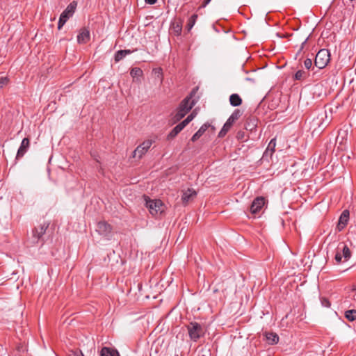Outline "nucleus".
Here are the masks:
<instances>
[{"mask_svg": "<svg viewBox=\"0 0 356 356\" xmlns=\"http://www.w3.org/2000/svg\"><path fill=\"white\" fill-rule=\"evenodd\" d=\"M77 6V3L75 1H72L67 8L60 14L58 23V29L60 30L67 20L71 18L75 13Z\"/></svg>", "mask_w": 356, "mask_h": 356, "instance_id": "f257e3e1", "label": "nucleus"}, {"mask_svg": "<svg viewBox=\"0 0 356 356\" xmlns=\"http://www.w3.org/2000/svg\"><path fill=\"white\" fill-rule=\"evenodd\" d=\"M191 340L194 342L198 341L202 337L204 336V330L202 325L197 322H191L186 325Z\"/></svg>", "mask_w": 356, "mask_h": 356, "instance_id": "f03ea898", "label": "nucleus"}, {"mask_svg": "<svg viewBox=\"0 0 356 356\" xmlns=\"http://www.w3.org/2000/svg\"><path fill=\"white\" fill-rule=\"evenodd\" d=\"M145 198V205L152 215H157L164 211V205L160 200H151L147 197Z\"/></svg>", "mask_w": 356, "mask_h": 356, "instance_id": "7ed1b4c3", "label": "nucleus"}, {"mask_svg": "<svg viewBox=\"0 0 356 356\" xmlns=\"http://www.w3.org/2000/svg\"><path fill=\"white\" fill-rule=\"evenodd\" d=\"M330 60V54L326 49H322L318 51L316 55L314 65L318 69H323L326 67Z\"/></svg>", "mask_w": 356, "mask_h": 356, "instance_id": "20e7f679", "label": "nucleus"}, {"mask_svg": "<svg viewBox=\"0 0 356 356\" xmlns=\"http://www.w3.org/2000/svg\"><path fill=\"white\" fill-rule=\"evenodd\" d=\"M351 257V252L346 244L340 243L338 245L337 252L335 254V260L337 263L342 261V258H344L343 261H348Z\"/></svg>", "mask_w": 356, "mask_h": 356, "instance_id": "39448f33", "label": "nucleus"}, {"mask_svg": "<svg viewBox=\"0 0 356 356\" xmlns=\"http://www.w3.org/2000/svg\"><path fill=\"white\" fill-rule=\"evenodd\" d=\"M153 143L152 140H147L139 145L133 152L132 156L134 158L141 159L142 156L148 151Z\"/></svg>", "mask_w": 356, "mask_h": 356, "instance_id": "423d86ee", "label": "nucleus"}, {"mask_svg": "<svg viewBox=\"0 0 356 356\" xmlns=\"http://www.w3.org/2000/svg\"><path fill=\"white\" fill-rule=\"evenodd\" d=\"M194 92V91H192L188 96L184 98L181 102V103L179 105V107L177 108L179 110L182 111V112L185 113L186 115L191 110V108L195 104V102L192 99Z\"/></svg>", "mask_w": 356, "mask_h": 356, "instance_id": "0eeeda50", "label": "nucleus"}, {"mask_svg": "<svg viewBox=\"0 0 356 356\" xmlns=\"http://www.w3.org/2000/svg\"><path fill=\"white\" fill-rule=\"evenodd\" d=\"M96 231L99 235L109 238L112 236V227L106 221H100L97 225Z\"/></svg>", "mask_w": 356, "mask_h": 356, "instance_id": "6e6552de", "label": "nucleus"}, {"mask_svg": "<svg viewBox=\"0 0 356 356\" xmlns=\"http://www.w3.org/2000/svg\"><path fill=\"white\" fill-rule=\"evenodd\" d=\"M327 118L326 111L321 110L318 112L316 118L313 120V124L316 125L318 128H324L329 123V122H324V118L327 119Z\"/></svg>", "mask_w": 356, "mask_h": 356, "instance_id": "1a4fd4ad", "label": "nucleus"}, {"mask_svg": "<svg viewBox=\"0 0 356 356\" xmlns=\"http://www.w3.org/2000/svg\"><path fill=\"white\" fill-rule=\"evenodd\" d=\"M265 198L263 197H257L252 202L250 206V211L253 214L258 213L265 204Z\"/></svg>", "mask_w": 356, "mask_h": 356, "instance_id": "9d476101", "label": "nucleus"}, {"mask_svg": "<svg viewBox=\"0 0 356 356\" xmlns=\"http://www.w3.org/2000/svg\"><path fill=\"white\" fill-rule=\"evenodd\" d=\"M90 39V33L88 29L83 27L80 29L77 35V42L79 44H86Z\"/></svg>", "mask_w": 356, "mask_h": 356, "instance_id": "9b49d317", "label": "nucleus"}, {"mask_svg": "<svg viewBox=\"0 0 356 356\" xmlns=\"http://www.w3.org/2000/svg\"><path fill=\"white\" fill-rule=\"evenodd\" d=\"M29 145H30L29 139L28 138H24L22 140L21 145L17 150V153L16 155L17 159L22 158L25 154V153L27 152V150L29 147Z\"/></svg>", "mask_w": 356, "mask_h": 356, "instance_id": "f8f14e48", "label": "nucleus"}, {"mask_svg": "<svg viewBox=\"0 0 356 356\" xmlns=\"http://www.w3.org/2000/svg\"><path fill=\"white\" fill-rule=\"evenodd\" d=\"M349 211L348 210H344L341 214L339 222L337 226V229L338 231H341L347 225L348 219H349Z\"/></svg>", "mask_w": 356, "mask_h": 356, "instance_id": "ddd939ff", "label": "nucleus"}, {"mask_svg": "<svg viewBox=\"0 0 356 356\" xmlns=\"http://www.w3.org/2000/svg\"><path fill=\"white\" fill-rule=\"evenodd\" d=\"M257 122L258 120L254 116H250L247 118L245 124V129L247 131H250L252 133L253 131H256V129L257 127Z\"/></svg>", "mask_w": 356, "mask_h": 356, "instance_id": "4468645a", "label": "nucleus"}, {"mask_svg": "<svg viewBox=\"0 0 356 356\" xmlns=\"http://www.w3.org/2000/svg\"><path fill=\"white\" fill-rule=\"evenodd\" d=\"M197 195L195 191L193 188H188L186 191L183 192L181 196V200L183 203L187 204L190 201L193 200Z\"/></svg>", "mask_w": 356, "mask_h": 356, "instance_id": "2eb2a0df", "label": "nucleus"}, {"mask_svg": "<svg viewBox=\"0 0 356 356\" xmlns=\"http://www.w3.org/2000/svg\"><path fill=\"white\" fill-rule=\"evenodd\" d=\"M48 227V225H41L38 227H35L33 231V237L37 240V241L41 238V237L44 235L46 232V229Z\"/></svg>", "mask_w": 356, "mask_h": 356, "instance_id": "dca6fc26", "label": "nucleus"}, {"mask_svg": "<svg viewBox=\"0 0 356 356\" xmlns=\"http://www.w3.org/2000/svg\"><path fill=\"white\" fill-rule=\"evenodd\" d=\"M209 127L211 126L209 123H204V124H202L201 127L199 129V130L193 134V136L191 138V140L193 142L197 140L204 134V132Z\"/></svg>", "mask_w": 356, "mask_h": 356, "instance_id": "f3484780", "label": "nucleus"}, {"mask_svg": "<svg viewBox=\"0 0 356 356\" xmlns=\"http://www.w3.org/2000/svg\"><path fill=\"white\" fill-rule=\"evenodd\" d=\"M100 356H120V354L118 350L113 348L104 347L100 351Z\"/></svg>", "mask_w": 356, "mask_h": 356, "instance_id": "a211bd4d", "label": "nucleus"}, {"mask_svg": "<svg viewBox=\"0 0 356 356\" xmlns=\"http://www.w3.org/2000/svg\"><path fill=\"white\" fill-rule=\"evenodd\" d=\"M233 124H234L233 122L230 121L229 119L228 118L227 120L226 121V122L224 124L222 128L218 133V137L223 138L227 134V133L229 131V129L232 127Z\"/></svg>", "mask_w": 356, "mask_h": 356, "instance_id": "6ab92c4d", "label": "nucleus"}, {"mask_svg": "<svg viewBox=\"0 0 356 356\" xmlns=\"http://www.w3.org/2000/svg\"><path fill=\"white\" fill-rule=\"evenodd\" d=\"M229 103L232 106H238L242 104V99L236 94H232L229 96Z\"/></svg>", "mask_w": 356, "mask_h": 356, "instance_id": "aec40b11", "label": "nucleus"}, {"mask_svg": "<svg viewBox=\"0 0 356 356\" xmlns=\"http://www.w3.org/2000/svg\"><path fill=\"white\" fill-rule=\"evenodd\" d=\"M131 53V51L129 49H124L119 50L115 54V62H119L122 59H123L127 55H129Z\"/></svg>", "mask_w": 356, "mask_h": 356, "instance_id": "412c9836", "label": "nucleus"}, {"mask_svg": "<svg viewBox=\"0 0 356 356\" xmlns=\"http://www.w3.org/2000/svg\"><path fill=\"white\" fill-rule=\"evenodd\" d=\"M266 340L270 344H276L279 341V337L277 334L273 332L267 333Z\"/></svg>", "mask_w": 356, "mask_h": 356, "instance_id": "4be33fe9", "label": "nucleus"}, {"mask_svg": "<svg viewBox=\"0 0 356 356\" xmlns=\"http://www.w3.org/2000/svg\"><path fill=\"white\" fill-rule=\"evenodd\" d=\"M345 318L349 321H354L356 320V309H349L344 313Z\"/></svg>", "mask_w": 356, "mask_h": 356, "instance_id": "5701e85b", "label": "nucleus"}, {"mask_svg": "<svg viewBox=\"0 0 356 356\" xmlns=\"http://www.w3.org/2000/svg\"><path fill=\"white\" fill-rule=\"evenodd\" d=\"M186 115V113L182 112V111L177 109L175 114H173L172 120L173 123H176L179 122L180 120H181L184 116Z\"/></svg>", "mask_w": 356, "mask_h": 356, "instance_id": "b1692460", "label": "nucleus"}, {"mask_svg": "<svg viewBox=\"0 0 356 356\" xmlns=\"http://www.w3.org/2000/svg\"><path fill=\"white\" fill-rule=\"evenodd\" d=\"M276 146V139L273 138L270 140V143H268V145L267 147L266 150L264 152V154H267L268 152H270V156L273 154L275 152V148Z\"/></svg>", "mask_w": 356, "mask_h": 356, "instance_id": "393cba45", "label": "nucleus"}, {"mask_svg": "<svg viewBox=\"0 0 356 356\" xmlns=\"http://www.w3.org/2000/svg\"><path fill=\"white\" fill-rule=\"evenodd\" d=\"M309 74L303 70H298L294 75L295 80H302L305 79Z\"/></svg>", "mask_w": 356, "mask_h": 356, "instance_id": "a878e982", "label": "nucleus"}, {"mask_svg": "<svg viewBox=\"0 0 356 356\" xmlns=\"http://www.w3.org/2000/svg\"><path fill=\"white\" fill-rule=\"evenodd\" d=\"M241 115V112L239 109H236L232 115L229 116V119L230 121H232L234 123Z\"/></svg>", "mask_w": 356, "mask_h": 356, "instance_id": "bb28decb", "label": "nucleus"}, {"mask_svg": "<svg viewBox=\"0 0 356 356\" xmlns=\"http://www.w3.org/2000/svg\"><path fill=\"white\" fill-rule=\"evenodd\" d=\"M197 19V14L192 15L191 17L189 18L188 24H187V28H188V31L191 30L193 28V26L195 25Z\"/></svg>", "mask_w": 356, "mask_h": 356, "instance_id": "cd10ccee", "label": "nucleus"}, {"mask_svg": "<svg viewBox=\"0 0 356 356\" xmlns=\"http://www.w3.org/2000/svg\"><path fill=\"white\" fill-rule=\"evenodd\" d=\"M172 29L176 35H179L181 33L182 26L179 23L172 24Z\"/></svg>", "mask_w": 356, "mask_h": 356, "instance_id": "c85d7f7f", "label": "nucleus"}, {"mask_svg": "<svg viewBox=\"0 0 356 356\" xmlns=\"http://www.w3.org/2000/svg\"><path fill=\"white\" fill-rule=\"evenodd\" d=\"M130 74L134 78L140 77L143 75V71L140 68L134 67L131 70Z\"/></svg>", "mask_w": 356, "mask_h": 356, "instance_id": "c756f323", "label": "nucleus"}, {"mask_svg": "<svg viewBox=\"0 0 356 356\" xmlns=\"http://www.w3.org/2000/svg\"><path fill=\"white\" fill-rule=\"evenodd\" d=\"M180 132L175 127L172 129V130L168 134V139L171 140L174 138Z\"/></svg>", "mask_w": 356, "mask_h": 356, "instance_id": "7c9ffc66", "label": "nucleus"}, {"mask_svg": "<svg viewBox=\"0 0 356 356\" xmlns=\"http://www.w3.org/2000/svg\"><path fill=\"white\" fill-rule=\"evenodd\" d=\"M9 82V79L6 76L0 77V90L2 89L4 86H7Z\"/></svg>", "mask_w": 356, "mask_h": 356, "instance_id": "2f4dec72", "label": "nucleus"}, {"mask_svg": "<svg viewBox=\"0 0 356 356\" xmlns=\"http://www.w3.org/2000/svg\"><path fill=\"white\" fill-rule=\"evenodd\" d=\"M321 302L322 306L325 307H330L331 305L329 300L325 297L321 298Z\"/></svg>", "mask_w": 356, "mask_h": 356, "instance_id": "473e14b6", "label": "nucleus"}, {"mask_svg": "<svg viewBox=\"0 0 356 356\" xmlns=\"http://www.w3.org/2000/svg\"><path fill=\"white\" fill-rule=\"evenodd\" d=\"M69 356H83V354L79 350H70Z\"/></svg>", "mask_w": 356, "mask_h": 356, "instance_id": "72a5a7b5", "label": "nucleus"}, {"mask_svg": "<svg viewBox=\"0 0 356 356\" xmlns=\"http://www.w3.org/2000/svg\"><path fill=\"white\" fill-rule=\"evenodd\" d=\"M304 65H305V67L307 70H309L312 66V60L311 58H307L305 61H304Z\"/></svg>", "mask_w": 356, "mask_h": 356, "instance_id": "f704fd0d", "label": "nucleus"}, {"mask_svg": "<svg viewBox=\"0 0 356 356\" xmlns=\"http://www.w3.org/2000/svg\"><path fill=\"white\" fill-rule=\"evenodd\" d=\"M195 114L194 113V112H193L190 115H188L186 119L188 122H191L193 120V118H195Z\"/></svg>", "mask_w": 356, "mask_h": 356, "instance_id": "c9c22d12", "label": "nucleus"}, {"mask_svg": "<svg viewBox=\"0 0 356 356\" xmlns=\"http://www.w3.org/2000/svg\"><path fill=\"white\" fill-rule=\"evenodd\" d=\"M178 130H179L180 131L181 130L184 129V128L185 127L184 126V124H182V122H180L179 124H178L176 127H175Z\"/></svg>", "mask_w": 356, "mask_h": 356, "instance_id": "e433bc0d", "label": "nucleus"}, {"mask_svg": "<svg viewBox=\"0 0 356 356\" xmlns=\"http://www.w3.org/2000/svg\"><path fill=\"white\" fill-rule=\"evenodd\" d=\"M307 40H308V38H306V39H305V40L302 42V44H301V46H300V49H299L298 53H299V52H300V51L303 49L305 44H306V42H307Z\"/></svg>", "mask_w": 356, "mask_h": 356, "instance_id": "4c0bfd02", "label": "nucleus"}, {"mask_svg": "<svg viewBox=\"0 0 356 356\" xmlns=\"http://www.w3.org/2000/svg\"><path fill=\"white\" fill-rule=\"evenodd\" d=\"M145 1L147 4L153 5L156 3L157 0H145Z\"/></svg>", "mask_w": 356, "mask_h": 356, "instance_id": "58836bf2", "label": "nucleus"}, {"mask_svg": "<svg viewBox=\"0 0 356 356\" xmlns=\"http://www.w3.org/2000/svg\"><path fill=\"white\" fill-rule=\"evenodd\" d=\"M211 1V0H204V2L202 3V7H205Z\"/></svg>", "mask_w": 356, "mask_h": 356, "instance_id": "ea45409f", "label": "nucleus"}, {"mask_svg": "<svg viewBox=\"0 0 356 356\" xmlns=\"http://www.w3.org/2000/svg\"><path fill=\"white\" fill-rule=\"evenodd\" d=\"M181 122L184 124V126L186 127L190 122H188L186 119H185Z\"/></svg>", "mask_w": 356, "mask_h": 356, "instance_id": "a19ab883", "label": "nucleus"}, {"mask_svg": "<svg viewBox=\"0 0 356 356\" xmlns=\"http://www.w3.org/2000/svg\"><path fill=\"white\" fill-rule=\"evenodd\" d=\"M354 300H356V293L354 295Z\"/></svg>", "mask_w": 356, "mask_h": 356, "instance_id": "79ce46f5", "label": "nucleus"}]
</instances>
